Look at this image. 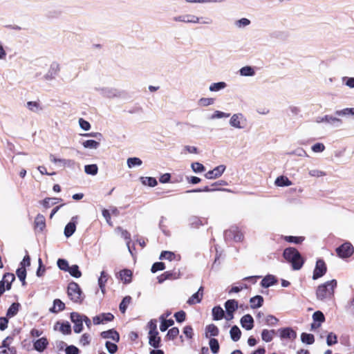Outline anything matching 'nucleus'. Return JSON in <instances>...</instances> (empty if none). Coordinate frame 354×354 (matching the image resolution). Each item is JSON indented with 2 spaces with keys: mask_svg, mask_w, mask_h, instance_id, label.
Returning a JSON list of instances; mask_svg holds the SVG:
<instances>
[{
  "mask_svg": "<svg viewBox=\"0 0 354 354\" xmlns=\"http://www.w3.org/2000/svg\"><path fill=\"white\" fill-rule=\"evenodd\" d=\"M114 316L111 313H102L93 318L94 324H104L106 322H111L113 319Z\"/></svg>",
  "mask_w": 354,
  "mask_h": 354,
  "instance_id": "obj_11",
  "label": "nucleus"
},
{
  "mask_svg": "<svg viewBox=\"0 0 354 354\" xmlns=\"http://www.w3.org/2000/svg\"><path fill=\"white\" fill-rule=\"evenodd\" d=\"M76 219V217H73L72 221L68 223L64 229V234L66 237L71 236L75 231L76 225L74 220Z\"/></svg>",
  "mask_w": 354,
  "mask_h": 354,
  "instance_id": "obj_24",
  "label": "nucleus"
},
{
  "mask_svg": "<svg viewBox=\"0 0 354 354\" xmlns=\"http://www.w3.org/2000/svg\"><path fill=\"white\" fill-rule=\"evenodd\" d=\"M314 322L311 325L312 328H317L325 320L324 315L321 311H316L313 315Z\"/></svg>",
  "mask_w": 354,
  "mask_h": 354,
  "instance_id": "obj_14",
  "label": "nucleus"
},
{
  "mask_svg": "<svg viewBox=\"0 0 354 354\" xmlns=\"http://www.w3.org/2000/svg\"><path fill=\"white\" fill-rule=\"evenodd\" d=\"M343 82L348 88H354V77H344Z\"/></svg>",
  "mask_w": 354,
  "mask_h": 354,
  "instance_id": "obj_64",
  "label": "nucleus"
},
{
  "mask_svg": "<svg viewBox=\"0 0 354 354\" xmlns=\"http://www.w3.org/2000/svg\"><path fill=\"white\" fill-rule=\"evenodd\" d=\"M176 255L174 252L170 251H164L160 254V259H165L169 261H172L175 259Z\"/></svg>",
  "mask_w": 354,
  "mask_h": 354,
  "instance_id": "obj_54",
  "label": "nucleus"
},
{
  "mask_svg": "<svg viewBox=\"0 0 354 354\" xmlns=\"http://www.w3.org/2000/svg\"><path fill=\"white\" fill-rule=\"evenodd\" d=\"M17 277L22 282L23 285L26 283V270L24 268H19L16 272Z\"/></svg>",
  "mask_w": 354,
  "mask_h": 354,
  "instance_id": "obj_45",
  "label": "nucleus"
},
{
  "mask_svg": "<svg viewBox=\"0 0 354 354\" xmlns=\"http://www.w3.org/2000/svg\"><path fill=\"white\" fill-rule=\"evenodd\" d=\"M275 282L276 281L273 276L268 275L262 279L261 286L264 288H268L274 285Z\"/></svg>",
  "mask_w": 354,
  "mask_h": 354,
  "instance_id": "obj_39",
  "label": "nucleus"
},
{
  "mask_svg": "<svg viewBox=\"0 0 354 354\" xmlns=\"http://www.w3.org/2000/svg\"><path fill=\"white\" fill-rule=\"evenodd\" d=\"M84 148L88 149H97L100 146V142L94 140H87L82 142Z\"/></svg>",
  "mask_w": 354,
  "mask_h": 354,
  "instance_id": "obj_28",
  "label": "nucleus"
},
{
  "mask_svg": "<svg viewBox=\"0 0 354 354\" xmlns=\"http://www.w3.org/2000/svg\"><path fill=\"white\" fill-rule=\"evenodd\" d=\"M218 334V328L214 324H209L206 327L207 336H216Z\"/></svg>",
  "mask_w": 354,
  "mask_h": 354,
  "instance_id": "obj_41",
  "label": "nucleus"
},
{
  "mask_svg": "<svg viewBox=\"0 0 354 354\" xmlns=\"http://www.w3.org/2000/svg\"><path fill=\"white\" fill-rule=\"evenodd\" d=\"M27 107L33 112H38L41 110L39 104L36 102H28L27 103Z\"/></svg>",
  "mask_w": 354,
  "mask_h": 354,
  "instance_id": "obj_59",
  "label": "nucleus"
},
{
  "mask_svg": "<svg viewBox=\"0 0 354 354\" xmlns=\"http://www.w3.org/2000/svg\"><path fill=\"white\" fill-rule=\"evenodd\" d=\"M174 324L172 319H165L162 317V322L160 326V330L162 332L165 331L169 326Z\"/></svg>",
  "mask_w": 354,
  "mask_h": 354,
  "instance_id": "obj_48",
  "label": "nucleus"
},
{
  "mask_svg": "<svg viewBox=\"0 0 354 354\" xmlns=\"http://www.w3.org/2000/svg\"><path fill=\"white\" fill-rule=\"evenodd\" d=\"M230 333L232 339L234 342L238 341L240 339L241 335L240 329L236 326H233L230 329Z\"/></svg>",
  "mask_w": 354,
  "mask_h": 354,
  "instance_id": "obj_40",
  "label": "nucleus"
},
{
  "mask_svg": "<svg viewBox=\"0 0 354 354\" xmlns=\"http://www.w3.org/2000/svg\"><path fill=\"white\" fill-rule=\"evenodd\" d=\"M335 114L339 117H350L354 116V108H345L338 110Z\"/></svg>",
  "mask_w": 354,
  "mask_h": 354,
  "instance_id": "obj_31",
  "label": "nucleus"
},
{
  "mask_svg": "<svg viewBox=\"0 0 354 354\" xmlns=\"http://www.w3.org/2000/svg\"><path fill=\"white\" fill-rule=\"evenodd\" d=\"M239 75L242 77H253L256 74L255 68L251 66H245L241 67L239 71Z\"/></svg>",
  "mask_w": 354,
  "mask_h": 354,
  "instance_id": "obj_18",
  "label": "nucleus"
},
{
  "mask_svg": "<svg viewBox=\"0 0 354 354\" xmlns=\"http://www.w3.org/2000/svg\"><path fill=\"white\" fill-rule=\"evenodd\" d=\"M225 308L226 310L225 319L227 320H231L233 318V313L236 311L238 308V303L234 299L228 300L225 304Z\"/></svg>",
  "mask_w": 354,
  "mask_h": 354,
  "instance_id": "obj_9",
  "label": "nucleus"
},
{
  "mask_svg": "<svg viewBox=\"0 0 354 354\" xmlns=\"http://www.w3.org/2000/svg\"><path fill=\"white\" fill-rule=\"evenodd\" d=\"M98 171V167L97 165L92 164V165H88L84 167V171L87 174L90 175H96Z\"/></svg>",
  "mask_w": 354,
  "mask_h": 354,
  "instance_id": "obj_42",
  "label": "nucleus"
},
{
  "mask_svg": "<svg viewBox=\"0 0 354 354\" xmlns=\"http://www.w3.org/2000/svg\"><path fill=\"white\" fill-rule=\"evenodd\" d=\"M191 168L193 172L198 174L205 171V167L200 162H196L191 164Z\"/></svg>",
  "mask_w": 354,
  "mask_h": 354,
  "instance_id": "obj_43",
  "label": "nucleus"
},
{
  "mask_svg": "<svg viewBox=\"0 0 354 354\" xmlns=\"http://www.w3.org/2000/svg\"><path fill=\"white\" fill-rule=\"evenodd\" d=\"M107 280H108V274L104 271L101 272L100 276L98 279V285H99V287H100L102 294L104 293L105 284L107 282Z\"/></svg>",
  "mask_w": 354,
  "mask_h": 354,
  "instance_id": "obj_26",
  "label": "nucleus"
},
{
  "mask_svg": "<svg viewBox=\"0 0 354 354\" xmlns=\"http://www.w3.org/2000/svg\"><path fill=\"white\" fill-rule=\"evenodd\" d=\"M227 84L225 82H215L209 85V91L211 92H218L225 88Z\"/></svg>",
  "mask_w": 354,
  "mask_h": 354,
  "instance_id": "obj_27",
  "label": "nucleus"
},
{
  "mask_svg": "<svg viewBox=\"0 0 354 354\" xmlns=\"http://www.w3.org/2000/svg\"><path fill=\"white\" fill-rule=\"evenodd\" d=\"M326 266L325 262L319 259L317 261L315 268L313 270V279L316 280L325 274L326 272Z\"/></svg>",
  "mask_w": 354,
  "mask_h": 354,
  "instance_id": "obj_6",
  "label": "nucleus"
},
{
  "mask_svg": "<svg viewBox=\"0 0 354 354\" xmlns=\"http://www.w3.org/2000/svg\"><path fill=\"white\" fill-rule=\"evenodd\" d=\"M140 180L145 186L155 187L157 185V180L153 177H140Z\"/></svg>",
  "mask_w": 354,
  "mask_h": 354,
  "instance_id": "obj_29",
  "label": "nucleus"
},
{
  "mask_svg": "<svg viewBox=\"0 0 354 354\" xmlns=\"http://www.w3.org/2000/svg\"><path fill=\"white\" fill-rule=\"evenodd\" d=\"M48 343L46 338L41 337L34 342V348L36 351L41 352L46 348Z\"/></svg>",
  "mask_w": 354,
  "mask_h": 354,
  "instance_id": "obj_23",
  "label": "nucleus"
},
{
  "mask_svg": "<svg viewBox=\"0 0 354 354\" xmlns=\"http://www.w3.org/2000/svg\"><path fill=\"white\" fill-rule=\"evenodd\" d=\"M225 170V166L223 165H218L214 168L212 170H210L205 174V177L207 179L212 180L216 179L221 176L223 172Z\"/></svg>",
  "mask_w": 354,
  "mask_h": 354,
  "instance_id": "obj_10",
  "label": "nucleus"
},
{
  "mask_svg": "<svg viewBox=\"0 0 354 354\" xmlns=\"http://www.w3.org/2000/svg\"><path fill=\"white\" fill-rule=\"evenodd\" d=\"M213 318L215 320H220L224 317V311L222 308L219 306L214 307L212 309Z\"/></svg>",
  "mask_w": 354,
  "mask_h": 354,
  "instance_id": "obj_38",
  "label": "nucleus"
},
{
  "mask_svg": "<svg viewBox=\"0 0 354 354\" xmlns=\"http://www.w3.org/2000/svg\"><path fill=\"white\" fill-rule=\"evenodd\" d=\"M316 122L317 123H328L333 125L340 124L342 122L340 119L329 115L318 117L316 120Z\"/></svg>",
  "mask_w": 354,
  "mask_h": 354,
  "instance_id": "obj_12",
  "label": "nucleus"
},
{
  "mask_svg": "<svg viewBox=\"0 0 354 354\" xmlns=\"http://www.w3.org/2000/svg\"><path fill=\"white\" fill-rule=\"evenodd\" d=\"M265 322L266 324L269 326H275L277 324L279 320L274 316L270 315L266 316V317L265 318Z\"/></svg>",
  "mask_w": 354,
  "mask_h": 354,
  "instance_id": "obj_56",
  "label": "nucleus"
},
{
  "mask_svg": "<svg viewBox=\"0 0 354 354\" xmlns=\"http://www.w3.org/2000/svg\"><path fill=\"white\" fill-rule=\"evenodd\" d=\"M225 234L227 236L233 235L232 239L236 242L241 241L243 239V234L237 227H232L227 231Z\"/></svg>",
  "mask_w": 354,
  "mask_h": 354,
  "instance_id": "obj_15",
  "label": "nucleus"
},
{
  "mask_svg": "<svg viewBox=\"0 0 354 354\" xmlns=\"http://www.w3.org/2000/svg\"><path fill=\"white\" fill-rule=\"evenodd\" d=\"M214 103V100L211 97H202L198 100V104L201 106H207L212 105Z\"/></svg>",
  "mask_w": 354,
  "mask_h": 354,
  "instance_id": "obj_51",
  "label": "nucleus"
},
{
  "mask_svg": "<svg viewBox=\"0 0 354 354\" xmlns=\"http://www.w3.org/2000/svg\"><path fill=\"white\" fill-rule=\"evenodd\" d=\"M337 342V336L335 334H334L333 333H330L328 336H327V339H326V342H327V344L328 346H331V345H333V344H335Z\"/></svg>",
  "mask_w": 354,
  "mask_h": 354,
  "instance_id": "obj_58",
  "label": "nucleus"
},
{
  "mask_svg": "<svg viewBox=\"0 0 354 354\" xmlns=\"http://www.w3.org/2000/svg\"><path fill=\"white\" fill-rule=\"evenodd\" d=\"M71 319L74 324V332L80 333L83 330V316H81L77 313H72L71 314Z\"/></svg>",
  "mask_w": 354,
  "mask_h": 354,
  "instance_id": "obj_8",
  "label": "nucleus"
},
{
  "mask_svg": "<svg viewBox=\"0 0 354 354\" xmlns=\"http://www.w3.org/2000/svg\"><path fill=\"white\" fill-rule=\"evenodd\" d=\"M101 336L104 339H111L116 342L120 339L119 334L114 330L104 331L101 333Z\"/></svg>",
  "mask_w": 354,
  "mask_h": 354,
  "instance_id": "obj_21",
  "label": "nucleus"
},
{
  "mask_svg": "<svg viewBox=\"0 0 354 354\" xmlns=\"http://www.w3.org/2000/svg\"><path fill=\"white\" fill-rule=\"evenodd\" d=\"M185 23L198 24L201 23L200 17L192 15H185Z\"/></svg>",
  "mask_w": 354,
  "mask_h": 354,
  "instance_id": "obj_53",
  "label": "nucleus"
},
{
  "mask_svg": "<svg viewBox=\"0 0 354 354\" xmlns=\"http://www.w3.org/2000/svg\"><path fill=\"white\" fill-rule=\"evenodd\" d=\"M131 298L129 296L125 297L120 304V310L122 313H124L128 305L130 304Z\"/></svg>",
  "mask_w": 354,
  "mask_h": 354,
  "instance_id": "obj_50",
  "label": "nucleus"
},
{
  "mask_svg": "<svg viewBox=\"0 0 354 354\" xmlns=\"http://www.w3.org/2000/svg\"><path fill=\"white\" fill-rule=\"evenodd\" d=\"M49 160L51 162L62 168L69 167L74 164L73 161L70 159L59 158L53 154L50 155Z\"/></svg>",
  "mask_w": 354,
  "mask_h": 354,
  "instance_id": "obj_7",
  "label": "nucleus"
},
{
  "mask_svg": "<svg viewBox=\"0 0 354 354\" xmlns=\"http://www.w3.org/2000/svg\"><path fill=\"white\" fill-rule=\"evenodd\" d=\"M35 223L36 226L40 230H43L45 227V218L42 215H37Z\"/></svg>",
  "mask_w": 354,
  "mask_h": 354,
  "instance_id": "obj_55",
  "label": "nucleus"
},
{
  "mask_svg": "<svg viewBox=\"0 0 354 354\" xmlns=\"http://www.w3.org/2000/svg\"><path fill=\"white\" fill-rule=\"evenodd\" d=\"M60 70V66L57 62H53L49 68V71L47 73L48 77H53L55 75H56Z\"/></svg>",
  "mask_w": 354,
  "mask_h": 354,
  "instance_id": "obj_34",
  "label": "nucleus"
},
{
  "mask_svg": "<svg viewBox=\"0 0 354 354\" xmlns=\"http://www.w3.org/2000/svg\"><path fill=\"white\" fill-rule=\"evenodd\" d=\"M336 286L337 281L335 279L319 285L316 290L317 298L319 300L330 299L333 296Z\"/></svg>",
  "mask_w": 354,
  "mask_h": 354,
  "instance_id": "obj_1",
  "label": "nucleus"
},
{
  "mask_svg": "<svg viewBox=\"0 0 354 354\" xmlns=\"http://www.w3.org/2000/svg\"><path fill=\"white\" fill-rule=\"evenodd\" d=\"M308 174L312 177L319 178L326 175L325 172L319 169H311L309 171Z\"/></svg>",
  "mask_w": 354,
  "mask_h": 354,
  "instance_id": "obj_62",
  "label": "nucleus"
},
{
  "mask_svg": "<svg viewBox=\"0 0 354 354\" xmlns=\"http://www.w3.org/2000/svg\"><path fill=\"white\" fill-rule=\"evenodd\" d=\"M235 26L238 28H245L250 24V21L247 18H241L234 23Z\"/></svg>",
  "mask_w": 354,
  "mask_h": 354,
  "instance_id": "obj_46",
  "label": "nucleus"
},
{
  "mask_svg": "<svg viewBox=\"0 0 354 354\" xmlns=\"http://www.w3.org/2000/svg\"><path fill=\"white\" fill-rule=\"evenodd\" d=\"M263 299L261 296L257 295L250 299V303L252 308H257L262 306Z\"/></svg>",
  "mask_w": 354,
  "mask_h": 354,
  "instance_id": "obj_30",
  "label": "nucleus"
},
{
  "mask_svg": "<svg viewBox=\"0 0 354 354\" xmlns=\"http://www.w3.org/2000/svg\"><path fill=\"white\" fill-rule=\"evenodd\" d=\"M281 338L294 339L296 337L295 332L290 328H281L279 330Z\"/></svg>",
  "mask_w": 354,
  "mask_h": 354,
  "instance_id": "obj_20",
  "label": "nucleus"
},
{
  "mask_svg": "<svg viewBox=\"0 0 354 354\" xmlns=\"http://www.w3.org/2000/svg\"><path fill=\"white\" fill-rule=\"evenodd\" d=\"M301 341L304 343L311 344L314 342V336L312 334L302 333L301 337Z\"/></svg>",
  "mask_w": 354,
  "mask_h": 354,
  "instance_id": "obj_52",
  "label": "nucleus"
},
{
  "mask_svg": "<svg viewBox=\"0 0 354 354\" xmlns=\"http://www.w3.org/2000/svg\"><path fill=\"white\" fill-rule=\"evenodd\" d=\"M274 333H275V332L274 330L264 329V330H263V331L261 333L262 339L263 341H265L266 342H269L272 339V338L274 335Z\"/></svg>",
  "mask_w": 354,
  "mask_h": 354,
  "instance_id": "obj_35",
  "label": "nucleus"
},
{
  "mask_svg": "<svg viewBox=\"0 0 354 354\" xmlns=\"http://www.w3.org/2000/svg\"><path fill=\"white\" fill-rule=\"evenodd\" d=\"M72 276L79 278L81 277V272L79 270V268L77 265L69 266L67 270Z\"/></svg>",
  "mask_w": 354,
  "mask_h": 354,
  "instance_id": "obj_47",
  "label": "nucleus"
},
{
  "mask_svg": "<svg viewBox=\"0 0 354 354\" xmlns=\"http://www.w3.org/2000/svg\"><path fill=\"white\" fill-rule=\"evenodd\" d=\"M54 329L59 330L64 335H68L71 332V325L68 322H57L54 326Z\"/></svg>",
  "mask_w": 354,
  "mask_h": 354,
  "instance_id": "obj_16",
  "label": "nucleus"
},
{
  "mask_svg": "<svg viewBox=\"0 0 354 354\" xmlns=\"http://www.w3.org/2000/svg\"><path fill=\"white\" fill-rule=\"evenodd\" d=\"M132 275V272L128 269H124L119 272V278L124 283H131Z\"/></svg>",
  "mask_w": 354,
  "mask_h": 354,
  "instance_id": "obj_17",
  "label": "nucleus"
},
{
  "mask_svg": "<svg viewBox=\"0 0 354 354\" xmlns=\"http://www.w3.org/2000/svg\"><path fill=\"white\" fill-rule=\"evenodd\" d=\"M82 292L76 283H70L68 286V295L74 302H80L82 301Z\"/></svg>",
  "mask_w": 354,
  "mask_h": 354,
  "instance_id": "obj_5",
  "label": "nucleus"
},
{
  "mask_svg": "<svg viewBox=\"0 0 354 354\" xmlns=\"http://www.w3.org/2000/svg\"><path fill=\"white\" fill-rule=\"evenodd\" d=\"M9 352H12V348L10 347V339L6 338L0 346V354H8Z\"/></svg>",
  "mask_w": 354,
  "mask_h": 354,
  "instance_id": "obj_32",
  "label": "nucleus"
},
{
  "mask_svg": "<svg viewBox=\"0 0 354 354\" xmlns=\"http://www.w3.org/2000/svg\"><path fill=\"white\" fill-rule=\"evenodd\" d=\"M19 308V304L17 303H13L7 311V316L12 317L17 315Z\"/></svg>",
  "mask_w": 354,
  "mask_h": 354,
  "instance_id": "obj_44",
  "label": "nucleus"
},
{
  "mask_svg": "<svg viewBox=\"0 0 354 354\" xmlns=\"http://www.w3.org/2000/svg\"><path fill=\"white\" fill-rule=\"evenodd\" d=\"M209 346L214 353H218L219 345L218 341L216 339L212 338L209 340Z\"/></svg>",
  "mask_w": 354,
  "mask_h": 354,
  "instance_id": "obj_57",
  "label": "nucleus"
},
{
  "mask_svg": "<svg viewBox=\"0 0 354 354\" xmlns=\"http://www.w3.org/2000/svg\"><path fill=\"white\" fill-rule=\"evenodd\" d=\"M284 258L291 263L294 270H299L304 264V259L299 252L293 248H289L283 252Z\"/></svg>",
  "mask_w": 354,
  "mask_h": 354,
  "instance_id": "obj_2",
  "label": "nucleus"
},
{
  "mask_svg": "<svg viewBox=\"0 0 354 354\" xmlns=\"http://www.w3.org/2000/svg\"><path fill=\"white\" fill-rule=\"evenodd\" d=\"M160 338L158 337V333H149V344L154 347L158 348L160 346Z\"/></svg>",
  "mask_w": 354,
  "mask_h": 354,
  "instance_id": "obj_19",
  "label": "nucleus"
},
{
  "mask_svg": "<svg viewBox=\"0 0 354 354\" xmlns=\"http://www.w3.org/2000/svg\"><path fill=\"white\" fill-rule=\"evenodd\" d=\"M201 290L202 288H200L199 290L187 300L189 304L192 305L201 302L203 297Z\"/></svg>",
  "mask_w": 354,
  "mask_h": 354,
  "instance_id": "obj_25",
  "label": "nucleus"
},
{
  "mask_svg": "<svg viewBox=\"0 0 354 354\" xmlns=\"http://www.w3.org/2000/svg\"><path fill=\"white\" fill-rule=\"evenodd\" d=\"M78 123L80 128L84 131H88L91 129L90 123L88 121L84 120L83 118H80Z\"/></svg>",
  "mask_w": 354,
  "mask_h": 354,
  "instance_id": "obj_61",
  "label": "nucleus"
},
{
  "mask_svg": "<svg viewBox=\"0 0 354 354\" xmlns=\"http://www.w3.org/2000/svg\"><path fill=\"white\" fill-rule=\"evenodd\" d=\"M229 124L235 129H242L245 127L247 120L242 113H234L231 116Z\"/></svg>",
  "mask_w": 354,
  "mask_h": 354,
  "instance_id": "obj_4",
  "label": "nucleus"
},
{
  "mask_svg": "<svg viewBox=\"0 0 354 354\" xmlns=\"http://www.w3.org/2000/svg\"><path fill=\"white\" fill-rule=\"evenodd\" d=\"M142 164V161L139 158L136 157L133 158H129L127 160V165L128 168L132 169L135 167H139Z\"/></svg>",
  "mask_w": 354,
  "mask_h": 354,
  "instance_id": "obj_33",
  "label": "nucleus"
},
{
  "mask_svg": "<svg viewBox=\"0 0 354 354\" xmlns=\"http://www.w3.org/2000/svg\"><path fill=\"white\" fill-rule=\"evenodd\" d=\"M337 255L341 259L349 258L354 253V247L349 242H345L335 250Z\"/></svg>",
  "mask_w": 354,
  "mask_h": 354,
  "instance_id": "obj_3",
  "label": "nucleus"
},
{
  "mask_svg": "<svg viewBox=\"0 0 354 354\" xmlns=\"http://www.w3.org/2000/svg\"><path fill=\"white\" fill-rule=\"evenodd\" d=\"M64 304L59 299H55L53 302V306L50 308V311L52 313H57L62 310L64 308Z\"/></svg>",
  "mask_w": 354,
  "mask_h": 354,
  "instance_id": "obj_36",
  "label": "nucleus"
},
{
  "mask_svg": "<svg viewBox=\"0 0 354 354\" xmlns=\"http://www.w3.org/2000/svg\"><path fill=\"white\" fill-rule=\"evenodd\" d=\"M91 342V336L89 334L84 333L83 334L80 339V343L82 346L88 345Z\"/></svg>",
  "mask_w": 354,
  "mask_h": 354,
  "instance_id": "obj_63",
  "label": "nucleus"
},
{
  "mask_svg": "<svg viewBox=\"0 0 354 354\" xmlns=\"http://www.w3.org/2000/svg\"><path fill=\"white\" fill-rule=\"evenodd\" d=\"M106 348L111 354L115 353L118 349L117 345L115 343H112L109 341L106 342Z\"/></svg>",
  "mask_w": 354,
  "mask_h": 354,
  "instance_id": "obj_60",
  "label": "nucleus"
},
{
  "mask_svg": "<svg viewBox=\"0 0 354 354\" xmlns=\"http://www.w3.org/2000/svg\"><path fill=\"white\" fill-rule=\"evenodd\" d=\"M241 324L243 328L247 330H250L254 326V319L250 315H245L241 319Z\"/></svg>",
  "mask_w": 354,
  "mask_h": 354,
  "instance_id": "obj_13",
  "label": "nucleus"
},
{
  "mask_svg": "<svg viewBox=\"0 0 354 354\" xmlns=\"http://www.w3.org/2000/svg\"><path fill=\"white\" fill-rule=\"evenodd\" d=\"M274 184L277 187H288L291 186L292 183L288 177L285 176H280L275 179Z\"/></svg>",
  "mask_w": 354,
  "mask_h": 354,
  "instance_id": "obj_22",
  "label": "nucleus"
},
{
  "mask_svg": "<svg viewBox=\"0 0 354 354\" xmlns=\"http://www.w3.org/2000/svg\"><path fill=\"white\" fill-rule=\"evenodd\" d=\"M15 275L11 273H6L4 274L3 279L1 281H3L6 285V289L9 290L11 287V283L15 280Z\"/></svg>",
  "mask_w": 354,
  "mask_h": 354,
  "instance_id": "obj_37",
  "label": "nucleus"
},
{
  "mask_svg": "<svg viewBox=\"0 0 354 354\" xmlns=\"http://www.w3.org/2000/svg\"><path fill=\"white\" fill-rule=\"evenodd\" d=\"M230 117V114L221 111H215L212 115L210 116L211 120L221 119L224 118Z\"/></svg>",
  "mask_w": 354,
  "mask_h": 354,
  "instance_id": "obj_49",
  "label": "nucleus"
}]
</instances>
